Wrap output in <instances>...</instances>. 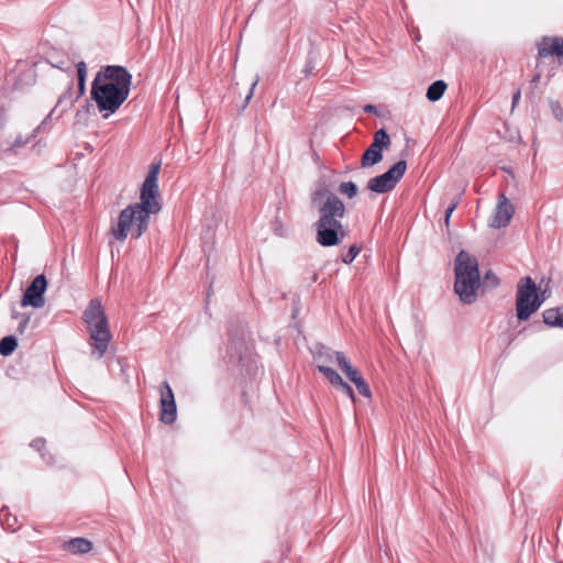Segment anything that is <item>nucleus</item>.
I'll list each match as a JSON object with an SVG mask.
<instances>
[{"instance_id": "20e7f679", "label": "nucleus", "mask_w": 563, "mask_h": 563, "mask_svg": "<svg viewBox=\"0 0 563 563\" xmlns=\"http://www.w3.org/2000/svg\"><path fill=\"white\" fill-rule=\"evenodd\" d=\"M84 320L87 323V328L90 333L92 355L96 358H101L108 349L111 334L108 328L103 307L99 299L90 301L84 312Z\"/></svg>"}, {"instance_id": "b1692460", "label": "nucleus", "mask_w": 563, "mask_h": 563, "mask_svg": "<svg viewBox=\"0 0 563 563\" xmlns=\"http://www.w3.org/2000/svg\"><path fill=\"white\" fill-rule=\"evenodd\" d=\"M361 249L357 245H351L345 254L342 255V261L345 264H351L358 255Z\"/></svg>"}, {"instance_id": "2eb2a0df", "label": "nucleus", "mask_w": 563, "mask_h": 563, "mask_svg": "<svg viewBox=\"0 0 563 563\" xmlns=\"http://www.w3.org/2000/svg\"><path fill=\"white\" fill-rule=\"evenodd\" d=\"M336 364L352 383L356 384L363 379L361 373L351 365L344 354H336Z\"/></svg>"}, {"instance_id": "c85d7f7f", "label": "nucleus", "mask_w": 563, "mask_h": 563, "mask_svg": "<svg viewBox=\"0 0 563 563\" xmlns=\"http://www.w3.org/2000/svg\"><path fill=\"white\" fill-rule=\"evenodd\" d=\"M33 448H35L36 450H41V448L44 445V440L42 439H36L32 442L31 444Z\"/></svg>"}, {"instance_id": "412c9836", "label": "nucleus", "mask_w": 563, "mask_h": 563, "mask_svg": "<svg viewBox=\"0 0 563 563\" xmlns=\"http://www.w3.org/2000/svg\"><path fill=\"white\" fill-rule=\"evenodd\" d=\"M86 76H87V65L85 62H79L77 64V78H78V88H79L80 93L85 92Z\"/></svg>"}, {"instance_id": "f03ea898", "label": "nucleus", "mask_w": 563, "mask_h": 563, "mask_svg": "<svg viewBox=\"0 0 563 563\" xmlns=\"http://www.w3.org/2000/svg\"><path fill=\"white\" fill-rule=\"evenodd\" d=\"M312 203L320 212V218L314 223L316 241L322 246L339 245L346 236L341 222L345 214L343 202L328 188L322 187L313 192Z\"/></svg>"}, {"instance_id": "393cba45", "label": "nucleus", "mask_w": 563, "mask_h": 563, "mask_svg": "<svg viewBox=\"0 0 563 563\" xmlns=\"http://www.w3.org/2000/svg\"><path fill=\"white\" fill-rule=\"evenodd\" d=\"M358 393L361 395H363L364 397H367L369 398L372 396V393H371V389H369V386L368 384L363 379H361L360 382H356L355 384Z\"/></svg>"}, {"instance_id": "f704fd0d", "label": "nucleus", "mask_w": 563, "mask_h": 563, "mask_svg": "<svg viewBox=\"0 0 563 563\" xmlns=\"http://www.w3.org/2000/svg\"><path fill=\"white\" fill-rule=\"evenodd\" d=\"M5 525H7L8 529H11V531H14V528H12V526L9 522H7Z\"/></svg>"}, {"instance_id": "39448f33", "label": "nucleus", "mask_w": 563, "mask_h": 563, "mask_svg": "<svg viewBox=\"0 0 563 563\" xmlns=\"http://www.w3.org/2000/svg\"><path fill=\"white\" fill-rule=\"evenodd\" d=\"M150 219L151 217L129 205L120 212L117 224L111 228V233L117 241L121 242L129 235L139 239L147 230Z\"/></svg>"}, {"instance_id": "c756f323", "label": "nucleus", "mask_w": 563, "mask_h": 563, "mask_svg": "<svg viewBox=\"0 0 563 563\" xmlns=\"http://www.w3.org/2000/svg\"><path fill=\"white\" fill-rule=\"evenodd\" d=\"M520 97H521V92H520V90H517L512 96V107H515L519 102Z\"/></svg>"}, {"instance_id": "ddd939ff", "label": "nucleus", "mask_w": 563, "mask_h": 563, "mask_svg": "<svg viewBox=\"0 0 563 563\" xmlns=\"http://www.w3.org/2000/svg\"><path fill=\"white\" fill-rule=\"evenodd\" d=\"M514 213L515 208L512 203L504 194H500L498 197L497 206L490 218L489 225L494 229L505 228L509 224Z\"/></svg>"}, {"instance_id": "bb28decb", "label": "nucleus", "mask_w": 563, "mask_h": 563, "mask_svg": "<svg viewBox=\"0 0 563 563\" xmlns=\"http://www.w3.org/2000/svg\"><path fill=\"white\" fill-rule=\"evenodd\" d=\"M456 202L452 203L446 210H445V224L448 225L449 224V221H450V218L453 213V211L455 210L456 208Z\"/></svg>"}, {"instance_id": "4468645a", "label": "nucleus", "mask_w": 563, "mask_h": 563, "mask_svg": "<svg viewBox=\"0 0 563 563\" xmlns=\"http://www.w3.org/2000/svg\"><path fill=\"white\" fill-rule=\"evenodd\" d=\"M336 354H343L342 352L333 351L327 346H317L313 351V358L317 362V368L328 379L327 371H333L329 364L336 362Z\"/></svg>"}, {"instance_id": "1a4fd4ad", "label": "nucleus", "mask_w": 563, "mask_h": 563, "mask_svg": "<svg viewBox=\"0 0 563 563\" xmlns=\"http://www.w3.org/2000/svg\"><path fill=\"white\" fill-rule=\"evenodd\" d=\"M390 143V137L384 129L376 131L372 144L362 156L361 166L367 168L382 162L383 150L388 148Z\"/></svg>"}, {"instance_id": "7ed1b4c3", "label": "nucleus", "mask_w": 563, "mask_h": 563, "mask_svg": "<svg viewBox=\"0 0 563 563\" xmlns=\"http://www.w3.org/2000/svg\"><path fill=\"white\" fill-rule=\"evenodd\" d=\"M454 290L462 302L473 303L479 288V272L477 260L465 251L455 258Z\"/></svg>"}, {"instance_id": "f3484780", "label": "nucleus", "mask_w": 563, "mask_h": 563, "mask_svg": "<svg viewBox=\"0 0 563 563\" xmlns=\"http://www.w3.org/2000/svg\"><path fill=\"white\" fill-rule=\"evenodd\" d=\"M91 549L92 543L84 538H74L67 543V550L75 554L88 553Z\"/></svg>"}, {"instance_id": "cd10ccee", "label": "nucleus", "mask_w": 563, "mask_h": 563, "mask_svg": "<svg viewBox=\"0 0 563 563\" xmlns=\"http://www.w3.org/2000/svg\"><path fill=\"white\" fill-rule=\"evenodd\" d=\"M257 82H258V77H256V78L253 80L252 85H251L250 92H249V95H247V96H246V98H245V101H246V102H249V101L251 100V98H252V96H253V92H254V89H255V87H256Z\"/></svg>"}, {"instance_id": "aec40b11", "label": "nucleus", "mask_w": 563, "mask_h": 563, "mask_svg": "<svg viewBox=\"0 0 563 563\" xmlns=\"http://www.w3.org/2000/svg\"><path fill=\"white\" fill-rule=\"evenodd\" d=\"M18 342L14 336H4L0 341V354L3 356H8L16 349Z\"/></svg>"}, {"instance_id": "4be33fe9", "label": "nucleus", "mask_w": 563, "mask_h": 563, "mask_svg": "<svg viewBox=\"0 0 563 563\" xmlns=\"http://www.w3.org/2000/svg\"><path fill=\"white\" fill-rule=\"evenodd\" d=\"M339 192L347 198H354L357 194V186L352 181L342 183L339 187Z\"/></svg>"}, {"instance_id": "6e6552de", "label": "nucleus", "mask_w": 563, "mask_h": 563, "mask_svg": "<svg viewBox=\"0 0 563 563\" xmlns=\"http://www.w3.org/2000/svg\"><path fill=\"white\" fill-rule=\"evenodd\" d=\"M407 169L406 161H399L393 165L386 173L373 177L367 183V188L376 194H385L395 188L402 178Z\"/></svg>"}, {"instance_id": "a878e982", "label": "nucleus", "mask_w": 563, "mask_h": 563, "mask_svg": "<svg viewBox=\"0 0 563 563\" xmlns=\"http://www.w3.org/2000/svg\"><path fill=\"white\" fill-rule=\"evenodd\" d=\"M551 290L549 285H547L540 292L537 291V302H540V306L545 301L547 298L550 297Z\"/></svg>"}, {"instance_id": "72a5a7b5", "label": "nucleus", "mask_w": 563, "mask_h": 563, "mask_svg": "<svg viewBox=\"0 0 563 563\" xmlns=\"http://www.w3.org/2000/svg\"><path fill=\"white\" fill-rule=\"evenodd\" d=\"M27 322H29V320L25 319L24 322L20 325V331L23 330V328L26 325Z\"/></svg>"}, {"instance_id": "c9c22d12", "label": "nucleus", "mask_w": 563, "mask_h": 563, "mask_svg": "<svg viewBox=\"0 0 563 563\" xmlns=\"http://www.w3.org/2000/svg\"><path fill=\"white\" fill-rule=\"evenodd\" d=\"M492 277H493V275L490 273H487L486 276H485L486 279H489Z\"/></svg>"}, {"instance_id": "f8f14e48", "label": "nucleus", "mask_w": 563, "mask_h": 563, "mask_svg": "<svg viewBox=\"0 0 563 563\" xmlns=\"http://www.w3.org/2000/svg\"><path fill=\"white\" fill-rule=\"evenodd\" d=\"M161 421L163 423H173L177 417V409L174 393L167 382H164L161 387Z\"/></svg>"}, {"instance_id": "a211bd4d", "label": "nucleus", "mask_w": 563, "mask_h": 563, "mask_svg": "<svg viewBox=\"0 0 563 563\" xmlns=\"http://www.w3.org/2000/svg\"><path fill=\"white\" fill-rule=\"evenodd\" d=\"M543 321L550 327L563 328V308L545 310L543 312Z\"/></svg>"}, {"instance_id": "7c9ffc66", "label": "nucleus", "mask_w": 563, "mask_h": 563, "mask_svg": "<svg viewBox=\"0 0 563 563\" xmlns=\"http://www.w3.org/2000/svg\"><path fill=\"white\" fill-rule=\"evenodd\" d=\"M364 111H365V112H369V113H376V112H377V111H376V107H375V106H373V104H366V106L364 107Z\"/></svg>"}, {"instance_id": "9d476101", "label": "nucleus", "mask_w": 563, "mask_h": 563, "mask_svg": "<svg viewBox=\"0 0 563 563\" xmlns=\"http://www.w3.org/2000/svg\"><path fill=\"white\" fill-rule=\"evenodd\" d=\"M47 288V280L44 275L36 276L31 285L26 288L21 305L23 307L32 306L42 308L45 305L44 292Z\"/></svg>"}, {"instance_id": "f257e3e1", "label": "nucleus", "mask_w": 563, "mask_h": 563, "mask_svg": "<svg viewBox=\"0 0 563 563\" xmlns=\"http://www.w3.org/2000/svg\"><path fill=\"white\" fill-rule=\"evenodd\" d=\"M132 75L122 66L101 67L91 85V98L103 119L115 113L129 98Z\"/></svg>"}, {"instance_id": "dca6fc26", "label": "nucleus", "mask_w": 563, "mask_h": 563, "mask_svg": "<svg viewBox=\"0 0 563 563\" xmlns=\"http://www.w3.org/2000/svg\"><path fill=\"white\" fill-rule=\"evenodd\" d=\"M327 374L328 380L332 386L340 387L342 391L345 393L352 399V401H355V396L352 387L349 384H346L335 371H327Z\"/></svg>"}, {"instance_id": "9b49d317", "label": "nucleus", "mask_w": 563, "mask_h": 563, "mask_svg": "<svg viewBox=\"0 0 563 563\" xmlns=\"http://www.w3.org/2000/svg\"><path fill=\"white\" fill-rule=\"evenodd\" d=\"M536 47L540 58L556 57L559 64H563V37L562 36H542Z\"/></svg>"}, {"instance_id": "2f4dec72", "label": "nucleus", "mask_w": 563, "mask_h": 563, "mask_svg": "<svg viewBox=\"0 0 563 563\" xmlns=\"http://www.w3.org/2000/svg\"><path fill=\"white\" fill-rule=\"evenodd\" d=\"M540 78H541V75L540 74H536L533 77H532V80L531 82L537 85L539 81H540Z\"/></svg>"}, {"instance_id": "6ab92c4d", "label": "nucleus", "mask_w": 563, "mask_h": 563, "mask_svg": "<svg viewBox=\"0 0 563 563\" xmlns=\"http://www.w3.org/2000/svg\"><path fill=\"white\" fill-rule=\"evenodd\" d=\"M446 84L442 80L434 81L427 90V98L430 101H438L445 92Z\"/></svg>"}, {"instance_id": "473e14b6", "label": "nucleus", "mask_w": 563, "mask_h": 563, "mask_svg": "<svg viewBox=\"0 0 563 563\" xmlns=\"http://www.w3.org/2000/svg\"><path fill=\"white\" fill-rule=\"evenodd\" d=\"M4 516H8V514H7V512H4V510H1V511H0V520L2 521V523H3V525H5V523H4Z\"/></svg>"}, {"instance_id": "5701e85b", "label": "nucleus", "mask_w": 563, "mask_h": 563, "mask_svg": "<svg viewBox=\"0 0 563 563\" xmlns=\"http://www.w3.org/2000/svg\"><path fill=\"white\" fill-rule=\"evenodd\" d=\"M30 136H23L20 134L15 137L13 143L8 148H5V152L15 153L19 148L25 146L30 142Z\"/></svg>"}, {"instance_id": "0eeeda50", "label": "nucleus", "mask_w": 563, "mask_h": 563, "mask_svg": "<svg viewBox=\"0 0 563 563\" xmlns=\"http://www.w3.org/2000/svg\"><path fill=\"white\" fill-rule=\"evenodd\" d=\"M537 286L530 277L523 278L517 289V317L520 320H528L530 316L540 308L537 302Z\"/></svg>"}, {"instance_id": "423d86ee", "label": "nucleus", "mask_w": 563, "mask_h": 563, "mask_svg": "<svg viewBox=\"0 0 563 563\" xmlns=\"http://www.w3.org/2000/svg\"><path fill=\"white\" fill-rule=\"evenodd\" d=\"M159 170L161 162L151 164L148 174L140 188V201L132 203V206L148 217L157 214L163 207L158 187Z\"/></svg>"}]
</instances>
